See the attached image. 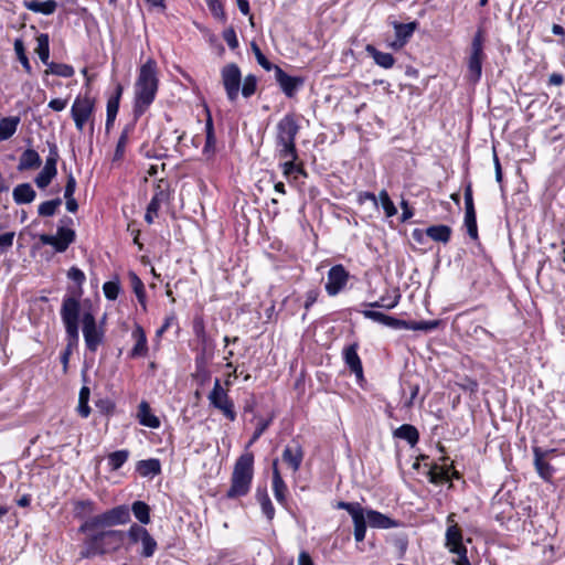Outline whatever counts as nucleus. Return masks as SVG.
Listing matches in <instances>:
<instances>
[{
  "label": "nucleus",
  "instance_id": "nucleus-28",
  "mask_svg": "<svg viewBox=\"0 0 565 565\" xmlns=\"http://www.w3.org/2000/svg\"><path fill=\"white\" fill-rule=\"evenodd\" d=\"M25 9L34 12L42 13L44 15L53 14L57 8L55 0L38 1V0H25L23 2Z\"/></svg>",
  "mask_w": 565,
  "mask_h": 565
},
{
  "label": "nucleus",
  "instance_id": "nucleus-32",
  "mask_svg": "<svg viewBox=\"0 0 565 565\" xmlns=\"http://www.w3.org/2000/svg\"><path fill=\"white\" fill-rule=\"evenodd\" d=\"M35 191L30 183L18 184L12 192L13 200L17 204H28L35 199Z\"/></svg>",
  "mask_w": 565,
  "mask_h": 565
},
{
  "label": "nucleus",
  "instance_id": "nucleus-41",
  "mask_svg": "<svg viewBox=\"0 0 565 565\" xmlns=\"http://www.w3.org/2000/svg\"><path fill=\"white\" fill-rule=\"evenodd\" d=\"M131 511L135 515V518L141 523V524H149L150 523V508L149 505L143 501H135L131 505Z\"/></svg>",
  "mask_w": 565,
  "mask_h": 565
},
{
  "label": "nucleus",
  "instance_id": "nucleus-58",
  "mask_svg": "<svg viewBox=\"0 0 565 565\" xmlns=\"http://www.w3.org/2000/svg\"><path fill=\"white\" fill-rule=\"evenodd\" d=\"M223 39L227 43L231 50H235L238 47V40L236 36V32L233 26L227 28L223 32Z\"/></svg>",
  "mask_w": 565,
  "mask_h": 565
},
{
  "label": "nucleus",
  "instance_id": "nucleus-25",
  "mask_svg": "<svg viewBox=\"0 0 565 565\" xmlns=\"http://www.w3.org/2000/svg\"><path fill=\"white\" fill-rule=\"evenodd\" d=\"M131 337L135 340V345L130 351L131 358L146 356L148 353L147 337L143 329L137 324L131 332Z\"/></svg>",
  "mask_w": 565,
  "mask_h": 565
},
{
  "label": "nucleus",
  "instance_id": "nucleus-48",
  "mask_svg": "<svg viewBox=\"0 0 565 565\" xmlns=\"http://www.w3.org/2000/svg\"><path fill=\"white\" fill-rule=\"evenodd\" d=\"M257 498L259 501V504L262 507L263 513L267 516V519L270 521L274 519L275 515V509L273 507V503L266 492V490L258 491Z\"/></svg>",
  "mask_w": 565,
  "mask_h": 565
},
{
  "label": "nucleus",
  "instance_id": "nucleus-3",
  "mask_svg": "<svg viewBox=\"0 0 565 565\" xmlns=\"http://www.w3.org/2000/svg\"><path fill=\"white\" fill-rule=\"evenodd\" d=\"M254 477V455L252 452L242 454L233 468L231 477V487L226 492V498L236 499L246 495L250 490Z\"/></svg>",
  "mask_w": 565,
  "mask_h": 565
},
{
  "label": "nucleus",
  "instance_id": "nucleus-64",
  "mask_svg": "<svg viewBox=\"0 0 565 565\" xmlns=\"http://www.w3.org/2000/svg\"><path fill=\"white\" fill-rule=\"evenodd\" d=\"M14 233L13 232H7L3 234H0V249H7L10 247L13 243Z\"/></svg>",
  "mask_w": 565,
  "mask_h": 565
},
{
  "label": "nucleus",
  "instance_id": "nucleus-1",
  "mask_svg": "<svg viewBox=\"0 0 565 565\" xmlns=\"http://www.w3.org/2000/svg\"><path fill=\"white\" fill-rule=\"evenodd\" d=\"M158 90L157 63L149 58L141 65L136 82L134 114L140 117L153 103Z\"/></svg>",
  "mask_w": 565,
  "mask_h": 565
},
{
  "label": "nucleus",
  "instance_id": "nucleus-43",
  "mask_svg": "<svg viewBox=\"0 0 565 565\" xmlns=\"http://www.w3.org/2000/svg\"><path fill=\"white\" fill-rule=\"evenodd\" d=\"M122 92L124 87L118 83L115 87V93L107 100V115H110L111 117L117 116Z\"/></svg>",
  "mask_w": 565,
  "mask_h": 565
},
{
  "label": "nucleus",
  "instance_id": "nucleus-36",
  "mask_svg": "<svg viewBox=\"0 0 565 565\" xmlns=\"http://www.w3.org/2000/svg\"><path fill=\"white\" fill-rule=\"evenodd\" d=\"M73 505V513L77 519L87 520L95 511V503L92 500H78Z\"/></svg>",
  "mask_w": 565,
  "mask_h": 565
},
{
  "label": "nucleus",
  "instance_id": "nucleus-20",
  "mask_svg": "<svg viewBox=\"0 0 565 565\" xmlns=\"http://www.w3.org/2000/svg\"><path fill=\"white\" fill-rule=\"evenodd\" d=\"M170 192H169V183L168 181L160 180L156 186L154 194L147 206L146 212H158L163 209L169 201Z\"/></svg>",
  "mask_w": 565,
  "mask_h": 565
},
{
  "label": "nucleus",
  "instance_id": "nucleus-44",
  "mask_svg": "<svg viewBox=\"0 0 565 565\" xmlns=\"http://www.w3.org/2000/svg\"><path fill=\"white\" fill-rule=\"evenodd\" d=\"M89 395V388L87 386H83L79 391L77 406V412L83 418L88 417L90 414V407L88 406Z\"/></svg>",
  "mask_w": 565,
  "mask_h": 565
},
{
  "label": "nucleus",
  "instance_id": "nucleus-54",
  "mask_svg": "<svg viewBox=\"0 0 565 565\" xmlns=\"http://www.w3.org/2000/svg\"><path fill=\"white\" fill-rule=\"evenodd\" d=\"M465 226L467 228L468 235L475 241L478 239L476 214H466Z\"/></svg>",
  "mask_w": 565,
  "mask_h": 565
},
{
  "label": "nucleus",
  "instance_id": "nucleus-52",
  "mask_svg": "<svg viewBox=\"0 0 565 565\" xmlns=\"http://www.w3.org/2000/svg\"><path fill=\"white\" fill-rule=\"evenodd\" d=\"M56 173L57 172H54L51 169L43 168L42 171L35 178V184L40 189H45L51 183Z\"/></svg>",
  "mask_w": 565,
  "mask_h": 565
},
{
  "label": "nucleus",
  "instance_id": "nucleus-39",
  "mask_svg": "<svg viewBox=\"0 0 565 565\" xmlns=\"http://www.w3.org/2000/svg\"><path fill=\"white\" fill-rule=\"evenodd\" d=\"M137 471L142 477L156 476L161 471L160 461L158 459L140 460L137 465Z\"/></svg>",
  "mask_w": 565,
  "mask_h": 565
},
{
  "label": "nucleus",
  "instance_id": "nucleus-63",
  "mask_svg": "<svg viewBox=\"0 0 565 565\" xmlns=\"http://www.w3.org/2000/svg\"><path fill=\"white\" fill-rule=\"evenodd\" d=\"M411 321L406 320H399L394 317L390 316L387 327L394 328V329H407L409 330Z\"/></svg>",
  "mask_w": 565,
  "mask_h": 565
},
{
  "label": "nucleus",
  "instance_id": "nucleus-5",
  "mask_svg": "<svg viewBox=\"0 0 565 565\" xmlns=\"http://www.w3.org/2000/svg\"><path fill=\"white\" fill-rule=\"evenodd\" d=\"M129 521V508L127 505H118L102 514L85 520L79 527V532H97L98 529L110 527L118 524H126Z\"/></svg>",
  "mask_w": 565,
  "mask_h": 565
},
{
  "label": "nucleus",
  "instance_id": "nucleus-11",
  "mask_svg": "<svg viewBox=\"0 0 565 565\" xmlns=\"http://www.w3.org/2000/svg\"><path fill=\"white\" fill-rule=\"evenodd\" d=\"M207 398L210 404L222 412L226 418L231 422L235 420L236 413L234 404L228 397L227 391L222 387L218 379H215L213 390L210 392Z\"/></svg>",
  "mask_w": 565,
  "mask_h": 565
},
{
  "label": "nucleus",
  "instance_id": "nucleus-62",
  "mask_svg": "<svg viewBox=\"0 0 565 565\" xmlns=\"http://www.w3.org/2000/svg\"><path fill=\"white\" fill-rule=\"evenodd\" d=\"M67 277L79 286L85 281V274L77 267L70 268Z\"/></svg>",
  "mask_w": 565,
  "mask_h": 565
},
{
  "label": "nucleus",
  "instance_id": "nucleus-46",
  "mask_svg": "<svg viewBox=\"0 0 565 565\" xmlns=\"http://www.w3.org/2000/svg\"><path fill=\"white\" fill-rule=\"evenodd\" d=\"M401 299V295L398 291H395L393 297L383 296L379 301L367 303L371 308H384V309H393L397 306Z\"/></svg>",
  "mask_w": 565,
  "mask_h": 565
},
{
  "label": "nucleus",
  "instance_id": "nucleus-27",
  "mask_svg": "<svg viewBox=\"0 0 565 565\" xmlns=\"http://www.w3.org/2000/svg\"><path fill=\"white\" fill-rule=\"evenodd\" d=\"M365 51L380 67L388 70L395 64V57L391 53L382 52L372 44H367Z\"/></svg>",
  "mask_w": 565,
  "mask_h": 565
},
{
  "label": "nucleus",
  "instance_id": "nucleus-7",
  "mask_svg": "<svg viewBox=\"0 0 565 565\" xmlns=\"http://www.w3.org/2000/svg\"><path fill=\"white\" fill-rule=\"evenodd\" d=\"M82 331L86 349L95 353L105 341V317L98 323L90 309L82 315Z\"/></svg>",
  "mask_w": 565,
  "mask_h": 565
},
{
  "label": "nucleus",
  "instance_id": "nucleus-10",
  "mask_svg": "<svg viewBox=\"0 0 565 565\" xmlns=\"http://www.w3.org/2000/svg\"><path fill=\"white\" fill-rule=\"evenodd\" d=\"M40 241L44 245L53 246L55 252L63 253L75 241V231L67 226L66 220H62L55 235L42 234Z\"/></svg>",
  "mask_w": 565,
  "mask_h": 565
},
{
  "label": "nucleus",
  "instance_id": "nucleus-22",
  "mask_svg": "<svg viewBox=\"0 0 565 565\" xmlns=\"http://www.w3.org/2000/svg\"><path fill=\"white\" fill-rule=\"evenodd\" d=\"M534 466L541 478L548 481L553 476V467L545 460L548 450H543L540 447L533 448Z\"/></svg>",
  "mask_w": 565,
  "mask_h": 565
},
{
  "label": "nucleus",
  "instance_id": "nucleus-17",
  "mask_svg": "<svg viewBox=\"0 0 565 565\" xmlns=\"http://www.w3.org/2000/svg\"><path fill=\"white\" fill-rule=\"evenodd\" d=\"M275 79L287 97H294L297 90L303 85L305 81L300 76L288 75L280 66L274 70Z\"/></svg>",
  "mask_w": 565,
  "mask_h": 565
},
{
  "label": "nucleus",
  "instance_id": "nucleus-57",
  "mask_svg": "<svg viewBox=\"0 0 565 565\" xmlns=\"http://www.w3.org/2000/svg\"><path fill=\"white\" fill-rule=\"evenodd\" d=\"M363 316L367 319H371V320L382 323L384 326H387V322L390 319V316H387L383 312H380V311H375V310H364Z\"/></svg>",
  "mask_w": 565,
  "mask_h": 565
},
{
  "label": "nucleus",
  "instance_id": "nucleus-59",
  "mask_svg": "<svg viewBox=\"0 0 565 565\" xmlns=\"http://www.w3.org/2000/svg\"><path fill=\"white\" fill-rule=\"evenodd\" d=\"M270 422L271 419H263L260 418L257 423V426H256V429L252 436V439L249 441V444H253L255 443L264 433L265 430L268 428V426L270 425Z\"/></svg>",
  "mask_w": 565,
  "mask_h": 565
},
{
  "label": "nucleus",
  "instance_id": "nucleus-2",
  "mask_svg": "<svg viewBox=\"0 0 565 565\" xmlns=\"http://www.w3.org/2000/svg\"><path fill=\"white\" fill-rule=\"evenodd\" d=\"M81 555L85 558L113 553L124 543L125 533L118 530L88 532Z\"/></svg>",
  "mask_w": 565,
  "mask_h": 565
},
{
  "label": "nucleus",
  "instance_id": "nucleus-34",
  "mask_svg": "<svg viewBox=\"0 0 565 565\" xmlns=\"http://www.w3.org/2000/svg\"><path fill=\"white\" fill-rule=\"evenodd\" d=\"M20 124V117L10 116L0 120V142L11 138Z\"/></svg>",
  "mask_w": 565,
  "mask_h": 565
},
{
  "label": "nucleus",
  "instance_id": "nucleus-13",
  "mask_svg": "<svg viewBox=\"0 0 565 565\" xmlns=\"http://www.w3.org/2000/svg\"><path fill=\"white\" fill-rule=\"evenodd\" d=\"M95 102L89 96H77L71 108V116L78 131L84 129L86 121L94 113Z\"/></svg>",
  "mask_w": 565,
  "mask_h": 565
},
{
  "label": "nucleus",
  "instance_id": "nucleus-23",
  "mask_svg": "<svg viewBox=\"0 0 565 565\" xmlns=\"http://www.w3.org/2000/svg\"><path fill=\"white\" fill-rule=\"evenodd\" d=\"M344 361L352 373L356 375L358 379L363 377V367L362 362L358 355V344L353 343L344 349L343 352Z\"/></svg>",
  "mask_w": 565,
  "mask_h": 565
},
{
  "label": "nucleus",
  "instance_id": "nucleus-45",
  "mask_svg": "<svg viewBox=\"0 0 565 565\" xmlns=\"http://www.w3.org/2000/svg\"><path fill=\"white\" fill-rule=\"evenodd\" d=\"M129 457L128 450H117L108 455V465L111 471H116L122 467Z\"/></svg>",
  "mask_w": 565,
  "mask_h": 565
},
{
  "label": "nucleus",
  "instance_id": "nucleus-6",
  "mask_svg": "<svg viewBox=\"0 0 565 565\" xmlns=\"http://www.w3.org/2000/svg\"><path fill=\"white\" fill-rule=\"evenodd\" d=\"M81 313V302L75 297H65L61 307V318L65 328V333L68 340V347L75 345L78 342L79 329L78 320Z\"/></svg>",
  "mask_w": 565,
  "mask_h": 565
},
{
  "label": "nucleus",
  "instance_id": "nucleus-12",
  "mask_svg": "<svg viewBox=\"0 0 565 565\" xmlns=\"http://www.w3.org/2000/svg\"><path fill=\"white\" fill-rule=\"evenodd\" d=\"M222 83L230 102H235L238 97L242 73L237 64L225 65L221 71Z\"/></svg>",
  "mask_w": 565,
  "mask_h": 565
},
{
  "label": "nucleus",
  "instance_id": "nucleus-50",
  "mask_svg": "<svg viewBox=\"0 0 565 565\" xmlns=\"http://www.w3.org/2000/svg\"><path fill=\"white\" fill-rule=\"evenodd\" d=\"M256 88H257V78H256V76L253 75V74H248L244 78V82H243L242 95L245 98H248V97H250L252 95L255 94Z\"/></svg>",
  "mask_w": 565,
  "mask_h": 565
},
{
  "label": "nucleus",
  "instance_id": "nucleus-38",
  "mask_svg": "<svg viewBox=\"0 0 565 565\" xmlns=\"http://www.w3.org/2000/svg\"><path fill=\"white\" fill-rule=\"evenodd\" d=\"M134 130L132 125H127L124 127V129L120 132L119 139L116 145L114 160H121L124 158L126 146L129 141V136Z\"/></svg>",
  "mask_w": 565,
  "mask_h": 565
},
{
  "label": "nucleus",
  "instance_id": "nucleus-53",
  "mask_svg": "<svg viewBox=\"0 0 565 565\" xmlns=\"http://www.w3.org/2000/svg\"><path fill=\"white\" fill-rule=\"evenodd\" d=\"M439 320H429V321H411L409 330H420V331H431L439 327Z\"/></svg>",
  "mask_w": 565,
  "mask_h": 565
},
{
  "label": "nucleus",
  "instance_id": "nucleus-26",
  "mask_svg": "<svg viewBox=\"0 0 565 565\" xmlns=\"http://www.w3.org/2000/svg\"><path fill=\"white\" fill-rule=\"evenodd\" d=\"M303 459V451L300 445L287 446L282 451V460L292 469L298 471Z\"/></svg>",
  "mask_w": 565,
  "mask_h": 565
},
{
  "label": "nucleus",
  "instance_id": "nucleus-18",
  "mask_svg": "<svg viewBox=\"0 0 565 565\" xmlns=\"http://www.w3.org/2000/svg\"><path fill=\"white\" fill-rule=\"evenodd\" d=\"M448 527L446 531V546L450 552H465L462 544V533L458 524L455 522V514L451 513L447 518Z\"/></svg>",
  "mask_w": 565,
  "mask_h": 565
},
{
  "label": "nucleus",
  "instance_id": "nucleus-24",
  "mask_svg": "<svg viewBox=\"0 0 565 565\" xmlns=\"http://www.w3.org/2000/svg\"><path fill=\"white\" fill-rule=\"evenodd\" d=\"M273 491H274L275 499L280 504L285 505L287 502V498H286L287 486H286L285 481L282 480V477L278 470V459H275L273 462Z\"/></svg>",
  "mask_w": 565,
  "mask_h": 565
},
{
  "label": "nucleus",
  "instance_id": "nucleus-56",
  "mask_svg": "<svg viewBox=\"0 0 565 565\" xmlns=\"http://www.w3.org/2000/svg\"><path fill=\"white\" fill-rule=\"evenodd\" d=\"M286 159H287V161L282 164L284 173L286 175H289L295 172L306 175L302 166L296 164L297 159H292V158H286Z\"/></svg>",
  "mask_w": 565,
  "mask_h": 565
},
{
  "label": "nucleus",
  "instance_id": "nucleus-47",
  "mask_svg": "<svg viewBox=\"0 0 565 565\" xmlns=\"http://www.w3.org/2000/svg\"><path fill=\"white\" fill-rule=\"evenodd\" d=\"M205 3L211 11L212 15L222 23L227 20L224 7L221 0H205Z\"/></svg>",
  "mask_w": 565,
  "mask_h": 565
},
{
  "label": "nucleus",
  "instance_id": "nucleus-19",
  "mask_svg": "<svg viewBox=\"0 0 565 565\" xmlns=\"http://www.w3.org/2000/svg\"><path fill=\"white\" fill-rule=\"evenodd\" d=\"M392 24L395 31V41L392 43V46L395 49L403 47L418 26V22L416 21L408 23L394 21Z\"/></svg>",
  "mask_w": 565,
  "mask_h": 565
},
{
  "label": "nucleus",
  "instance_id": "nucleus-40",
  "mask_svg": "<svg viewBox=\"0 0 565 565\" xmlns=\"http://www.w3.org/2000/svg\"><path fill=\"white\" fill-rule=\"evenodd\" d=\"M75 71L72 65L65 63H55L50 62L47 64V68L45 70V74H53L60 77L68 78L74 75Z\"/></svg>",
  "mask_w": 565,
  "mask_h": 565
},
{
  "label": "nucleus",
  "instance_id": "nucleus-16",
  "mask_svg": "<svg viewBox=\"0 0 565 565\" xmlns=\"http://www.w3.org/2000/svg\"><path fill=\"white\" fill-rule=\"evenodd\" d=\"M349 277V271L342 265L332 266L328 271V280L326 284L328 295H338L345 287Z\"/></svg>",
  "mask_w": 565,
  "mask_h": 565
},
{
  "label": "nucleus",
  "instance_id": "nucleus-30",
  "mask_svg": "<svg viewBox=\"0 0 565 565\" xmlns=\"http://www.w3.org/2000/svg\"><path fill=\"white\" fill-rule=\"evenodd\" d=\"M426 236L437 243L447 244L451 237V227L448 225L439 224L431 225L425 230Z\"/></svg>",
  "mask_w": 565,
  "mask_h": 565
},
{
  "label": "nucleus",
  "instance_id": "nucleus-33",
  "mask_svg": "<svg viewBox=\"0 0 565 565\" xmlns=\"http://www.w3.org/2000/svg\"><path fill=\"white\" fill-rule=\"evenodd\" d=\"M138 419L143 426L150 428H158L160 426V419L151 413L150 405L142 401L138 407Z\"/></svg>",
  "mask_w": 565,
  "mask_h": 565
},
{
  "label": "nucleus",
  "instance_id": "nucleus-42",
  "mask_svg": "<svg viewBox=\"0 0 565 565\" xmlns=\"http://www.w3.org/2000/svg\"><path fill=\"white\" fill-rule=\"evenodd\" d=\"M14 52L18 56V60L20 61L22 67L28 74H32V66L30 64V61L25 53V46L22 39H15L14 40Z\"/></svg>",
  "mask_w": 565,
  "mask_h": 565
},
{
  "label": "nucleus",
  "instance_id": "nucleus-55",
  "mask_svg": "<svg viewBox=\"0 0 565 565\" xmlns=\"http://www.w3.org/2000/svg\"><path fill=\"white\" fill-rule=\"evenodd\" d=\"M104 295L109 300H116L119 295V284L117 281H106L103 286Z\"/></svg>",
  "mask_w": 565,
  "mask_h": 565
},
{
  "label": "nucleus",
  "instance_id": "nucleus-8",
  "mask_svg": "<svg viewBox=\"0 0 565 565\" xmlns=\"http://www.w3.org/2000/svg\"><path fill=\"white\" fill-rule=\"evenodd\" d=\"M483 42V33L481 30H478L472 38L467 57V78L472 84L478 83L482 75V63L486 58Z\"/></svg>",
  "mask_w": 565,
  "mask_h": 565
},
{
  "label": "nucleus",
  "instance_id": "nucleus-4",
  "mask_svg": "<svg viewBox=\"0 0 565 565\" xmlns=\"http://www.w3.org/2000/svg\"><path fill=\"white\" fill-rule=\"evenodd\" d=\"M299 129L300 127L292 115H286L278 121L276 143L280 158L298 159L295 140Z\"/></svg>",
  "mask_w": 565,
  "mask_h": 565
},
{
  "label": "nucleus",
  "instance_id": "nucleus-31",
  "mask_svg": "<svg viewBox=\"0 0 565 565\" xmlns=\"http://www.w3.org/2000/svg\"><path fill=\"white\" fill-rule=\"evenodd\" d=\"M42 163L40 154L34 149H26L22 152L20 156L18 170L24 171V170H31V169H38Z\"/></svg>",
  "mask_w": 565,
  "mask_h": 565
},
{
  "label": "nucleus",
  "instance_id": "nucleus-37",
  "mask_svg": "<svg viewBox=\"0 0 565 565\" xmlns=\"http://www.w3.org/2000/svg\"><path fill=\"white\" fill-rule=\"evenodd\" d=\"M35 52L39 55L41 62L47 66L50 63V38L46 33H41L36 38Z\"/></svg>",
  "mask_w": 565,
  "mask_h": 565
},
{
  "label": "nucleus",
  "instance_id": "nucleus-21",
  "mask_svg": "<svg viewBox=\"0 0 565 565\" xmlns=\"http://www.w3.org/2000/svg\"><path fill=\"white\" fill-rule=\"evenodd\" d=\"M364 515L365 524L367 523L372 527L391 529L396 527L398 525V523L395 520H392L387 515L375 510H364Z\"/></svg>",
  "mask_w": 565,
  "mask_h": 565
},
{
  "label": "nucleus",
  "instance_id": "nucleus-15",
  "mask_svg": "<svg viewBox=\"0 0 565 565\" xmlns=\"http://www.w3.org/2000/svg\"><path fill=\"white\" fill-rule=\"evenodd\" d=\"M358 202L361 206H366L370 209H379L381 205L385 213L388 212H397L394 203L390 199L387 192L385 190H382L380 192L379 198H376L371 192H362L358 195Z\"/></svg>",
  "mask_w": 565,
  "mask_h": 565
},
{
  "label": "nucleus",
  "instance_id": "nucleus-29",
  "mask_svg": "<svg viewBox=\"0 0 565 565\" xmlns=\"http://www.w3.org/2000/svg\"><path fill=\"white\" fill-rule=\"evenodd\" d=\"M206 111H207V118L205 120V145L203 147V154L211 157L215 153L216 137H215V132H214V125H213L212 116H211L209 109Z\"/></svg>",
  "mask_w": 565,
  "mask_h": 565
},
{
  "label": "nucleus",
  "instance_id": "nucleus-60",
  "mask_svg": "<svg viewBox=\"0 0 565 565\" xmlns=\"http://www.w3.org/2000/svg\"><path fill=\"white\" fill-rule=\"evenodd\" d=\"M134 291L139 300V302L145 307L146 306V291L142 281L135 276L134 279Z\"/></svg>",
  "mask_w": 565,
  "mask_h": 565
},
{
  "label": "nucleus",
  "instance_id": "nucleus-35",
  "mask_svg": "<svg viewBox=\"0 0 565 565\" xmlns=\"http://www.w3.org/2000/svg\"><path fill=\"white\" fill-rule=\"evenodd\" d=\"M394 437L406 440L411 446L418 443L419 434L415 426L404 424L394 431Z\"/></svg>",
  "mask_w": 565,
  "mask_h": 565
},
{
  "label": "nucleus",
  "instance_id": "nucleus-14",
  "mask_svg": "<svg viewBox=\"0 0 565 565\" xmlns=\"http://www.w3.org/2000/svg\"><path fill=\"white\" fill-rule=\"evenodd\" d=\"M337 508L348 511L352 516L354 524V539L356 542H362L365 537V515L362 505L358 502L340 501L338 502Z\"/></svg>",
  "mask_w": 565,
  "mask_h": 565
},
{
  "label": "nucleus",
  "instance_id": "nucleus-61",
  "mask_svg": "<svg viewBox=\"0 0 565 565\" xmlns=\"http://www.w3.org/2000/svg\"><path fill=\"white\" fill-rule=\"evenodd\" d=\"M62 204V200L61 199H53V200H49V201H45L43 202L42 204H40V206L38 207V212H55V210Z\"/></svg>",
  "mask_w": 565,
  "mask_h": 565
},
{
  "label": "nucleus",
  "instance_id": "nucleus-9",
  "mask_svg": "<svg viewBox=\"0 0 565 565\" xmlns=\"http://www.w3.org/2000/svg\"><path fill=\"white\" fill-rule=\"evenodd\" d=\"M127 536L130 544L141 545V550L139 551L140 556L150 558L154 555L158 543L146 527L135 523L129 527Z\"/></svg>",
  "mask_w": 565,
  "mask_h": 565
},
{
  "label": "nucleus",
  "instance_id": "nucleus-49",
  "mask_svg": "<svg viewBox=\"0 0 565 565\" xmlns=\"http://www.w3.org/2000/svg\"><path fill=\"white\" fill-rule=\"evenodd\" d=\"M250 46H252V50L255 54V57L257 60V63L266 71H274L275 67H277L278 65H275L273 64L271 62H269L267 60V57L263 54L262 50L259 49V46L257 45L256 42H252L250 43Z\"/></svg>",
  "mask_w": 565,
  "mask_h": 565
},
{
  "label": "nucleus",
  "instance_id": "nucleus-51",
  "mask_svg": "<svg viewBox=\"0 0 565 565\" xmlns=\"http://www.w3.org/2000/svg\"><path fill=\"white\" fill-rule=\"evenodd\" d=\"M428 475H429V481L433 483H443V482H446L449 480L448 470H446L441 467H438V466H434L429 470Z\"/></svg>",
  "mask_w": 565,
  "mask_h": 565
}]
</instances>
